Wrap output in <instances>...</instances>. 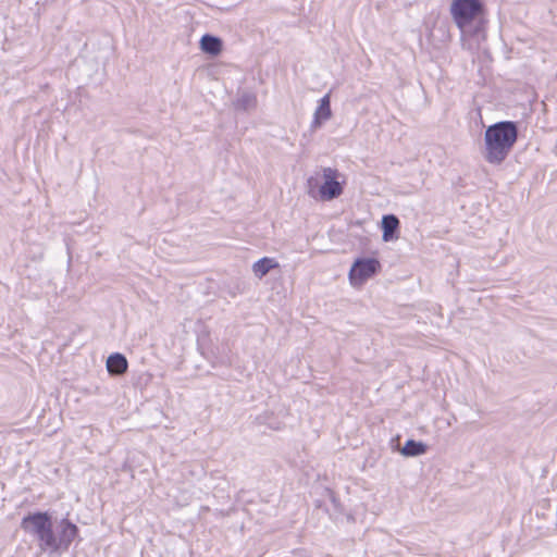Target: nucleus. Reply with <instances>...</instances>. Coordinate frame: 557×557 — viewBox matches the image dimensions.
I'll use <instances>...</instances> for the list:
<instances>
[{
	"instance_id": "nucleus-1",
	"label": "nucleus",
	"mask_w": 557,
	"mask_h": 557,
	"mask_svg": "<svg viewBox=\"0 0 557 557\" xmlns=\"http://www.w3.org/2000/svg\"><path fill=\"white\" fill-rule=\"evenodd\" d=\"M21 528L36 541L40 553L48 557H60L78 535V528L74 523L67 519L53 521L48 512L25 516Z\"/></svg>"
},
{
	"instance_id": "nucleus-2",
	"label": "nucleus",
	"mask_w": 557,
	"mask_h": 557,
	"mask_svg": "<svg viewBox=\"0 0 557 557\" xmlns=\"http://www.w3.org/2000/svg\"><path fill=\"white\" fill-rule=\"evenodd\" d=\"M517 125L510 121L498 122L486 128L484 134V159L491 164H500L508 157L517 141Z\"/></svg>"
},
{
	"instance_id": "nucleus-3",
	"label": "nucleus",
	"mask_w": 557,
	"mask_h": 557,
	"mask_svg": "<svg viewBox=\"0 0 557 557\" xmlns=\"http://www.w3.org/2000/svg\"><path fill=\"white\" fill-rule=\"evenodd\" d=\"M483 12V5L480 0H453L450 4V14L465 39L471 35V25L476 23Z\"/></svg>"
},
{
	"instance_id": "nucleus-4",
	"label": "nucleus",
	"mask_w": 557,
	"mask_h": 557,
	"mask_svg": "<svg viewBox=\"0 0 557 557\" xmlns=\"http://www.w3.org/2000/svg\"><path fill=\"white\" fill-rule=\"evenodd\" d=\"M381 271V263L375 258H358L352 263L348 280L354 288H361L366 282Z\"/></svg>"
},
{
	"instance_id": "nucleus-5",
	"label": "nucleus",
	"mask_w": 557,
	"mask_h": 557,
	"mask_svg": "<svg viewBox=\"0 0 557 557\" xmlns=\"http://www.w3.org/2000/svg\"><path fill=\"white\" fill-rule=\"evenodd\" d=\"M342 174L333 168H322V184L319 187V197L323 200H332L343 193V185L339 182Z\"/></svg>"
},
{
	"instance_id": "nucleus-6",
	"label": "nucleus",
	"mask_w": 557,
	"mask_h": 557,
	"mask_svg": "<svg viewBox=\"0 0 557 557\" xmlns=\"http://www.w3.org/2000/svg\"><path fill=\"white\" fill-rule=\"evenodd\" d=\"M332 116L330 95H325L319 103L313 116V121L311 123V128H319L323 122L330 120Z\"/></svg>"
},
{
	"instance_id": "nucleus-7",
	"label": "nucleus",
	"mask_w": 557,
	"mask_h": 557,
	"mask_svg": "<svg viewBox=\"0 0 557 557\" xmlns=\"http://www.w3.org/2000/svg\"><path fill=\"white\" fill-rule=\"evenodd\" d=\"M399 226L398 219L393 214L384 215L382 219L383 240L391 242L398 238L396 234Z\"/></svg>"
},
{
	"instance_id": "nucleus-8",
	"label": "nucleus",
	"mask_w": 557,
	"mask_h": 557,
	"mask_svg": "<svg viewBox=\"0 0 557 557\" xmlns=\"http://www.w3.org/2000/svg\"><path fill=\"white\" fill-rule=\"evenodd\" d=\"M126 358L119 352L112 354L107 359V370L110 374L121 375L127 370Z\"/></svg>"
},
{
	"instance_id": "nucleus-9",
	"label": "nucleus",
	"mask_w": 557,
	"mask_h": 557,
	"mask_svg": "<svg viewBox=\"0 0 557 557\" xmlns=\"http://www.w3.org/2000/svg\"><path fill=\"white\" fill-rule=\"evenodd\" d=\"M278 262L274 258L264 257L252 264V272L258 278L265 276L271 270L277 269Z\"/></svg>"
},
{
	"instance_id": "nucleus-10",
	"label": "nucleus",
	"mask_w": 557,
	"mask_h": 557,
	"mask_svg": "<svg viewBox=\"0 0 557 557\" xmlns=\"http://www.w3.org/2000/svg\"><path fill=\"white\" fill-rule=\"evenodd\" d=\"M200 48L206 53L218 55L222 51V40L212 35H203L200 39Z\"/></svg>"
},
{
	"instance_id": "nucleus-11",
	"label": "nucleus",
	"mask_w": 557,
	"mask_h": 557,
	"mask_svg": "<svg viewBox=\"0 0 557 557\" xmlns=\"http://www.w3.org/2000/svg\"><path fill=\"white\" fill-rule=\"evenodd\" d=\"M426 445L421 442H416L413 440H408L400 453L407 457H414L425 454Z\"/></svg>"
},
{
	"instance_id": "nucleus-12",
	"label": "nucleus",
	"mask_w": 557,
	"mask_h": 557,
	"mask_svg": "<svg viewBox=\"0 0 557 557\" xmlns=\"http://www.w3.org/2000/svg\"><path fill=\"white\" fill-rule=\"evenodd\" d=\"M236 106L245 111L252 110L257 106V98L253 94L244 92L238 97Z\"/></svg>"
}]
</instances>
